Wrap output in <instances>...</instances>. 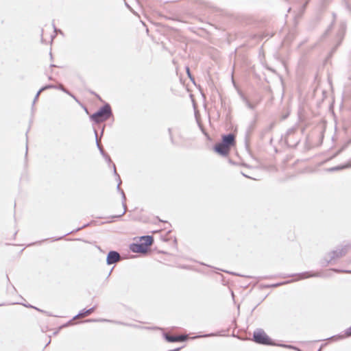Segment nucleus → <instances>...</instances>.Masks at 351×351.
<instances>
[{"mask_svg": "<svg viewBox=\"0 0 351 351\" xmlns=\"http://www.w3.org/2000/svg\"><path fill=\"white\" fill-rule=\"evenodd\" d=\"M67 90H68V89L65 88L64 87L62 88V91L64 92V93H66Z\"/></svg>", "mask_w": 351, "mask_h": 351, "instance_id": "a18cd8bd", "label": "nucleus"}, {"mask_svg": "<svg viewBox=\"0 0 351 351\" xmlns=\"http://www.w3.org/2000/svg\"><path fill=\"white\" fill-rule=\"evenodd\" d=\"M112 167H113V173H114V175L117 177V175H119L116 171V167H115V165L114 164H112Z\"/></svg>", "mask_w": 351, "mask_h": 351, "instance_id": "c9c22d12", "label": "nucleus"}, {"mask_svg": "<svg viewBox=\"0 0 351 351\" xmlns=\"http://www.w3.org/2000/svg\"><path fill=\"white\" fill-rule=\"evenodd\" d=\"M125 5H126L128 8H130L129 5H128L127 3H125Z\"/></svg>", "mask_w": 351, "mask_h": 351, "instance_id": "e2e57ef3", "label": "nucleus"}, {"mask_svg": "<svg viewBox=\"0 0 351 351\" xmlns=\"http://www.w3.org/2000/svg\"><path fill=\"white\" fill-rule=\"evenodd\" d=\"M121 199H122V206L123 207V212L120 214V215H112V216H110L108 218L109 219H119V218H121L126 212V203H125V201H126V196L125 195V193L123 191H121Z\"/></svg>", "mask_w": 351, "mask_h": 351, "instance_id": "9b49d317", "label": "nucleus"}, {"mask_svg": "<svg viewBox=\"0 0 351 351\" xmlns=\"http://www.w3.org/2000/svg\"><path fill=\"white\" fill-rule=\"evenodd\" d=\"M84 322H112V323L120 324V325H124V326H128V324H127L125 323H123V322H121L113 321V320H110V319H88L85 320Z\"/></svg>", "mask_w": 351, "mask_h": 351, "instance_id": "2eb2a0df", "label": "nucleus"}, {"mask_svg": "<svg viewBox=\"0 0 351 351\" xmlns=\"http://www.w3.org/2000/svg\"><path fill=\"white\" fill-rule=\"evenodd\" d=\"M332 271L336 272V273H343V274H351V270H348V269H335V268H333V269H331Z\"/></svg>", "mask_w": 351, "mask_h": 351, "instance_id": "a878e982", "label": "nucleus"}, {"mask_svg": "<svg viewBox=\"0 0 351 351\" xmlns=\"http://www.w3.org/2000/svg\"><path fill=\"white\" fill-rule=\"evenodd\" d=\"M332 338L336 339V338H340V337H339V336H332V337H330L329 339H332Z\"/></svg>", "mask_w": 351, "mask_h": 351, "instance_id": "de8ad7c7", "label": "nucleus"}, {"mask_svg": "<svg viewBox=\"0 0 351 351\" xmlns=\"http://www.w3.org/2000/svg\"><path fill=\"white\" fill-rule=\"evenodd\" d=\"M162 337L165 339L166 341L169 343H174L176 342V338L175 336H171L167 332L162 333Z\"/></svg>", "mask_w": 351, "mask_h": 351, "instance_id": "a211bd4d", "label": "nucleus"}, {"mask_svg": "<svg viewBox=\"0 0 351 351\" xmlns=\"http://www.w3.org/2000/svg\"><path fill=\"white\" fill-rule=\"evenodd\" d=\"M113 268H114V267H112V268L111 269V270L110 271V272H109V274H108V276L111 274V272H112V271Z\"/></svg>", "mask_w": 351, "mask_h": 351, "instance_id": "4d7b16f0", "label": "nucleus"}, {"mask_svg": "<svg viewBox=\"0 0 351 351\" xmlns=\"http://www.w3.org/2000/svg\"><path fill=\"white\" fill-rule=\"evenodd\" d=\"M51 342V340L49 341V342H47V343L46 344L45 347L47 346Z\"/></svg>", "mask_w": 351, "mask_h": 351, "instance_id": "bf43d9fd", "label": "nucleus"}, {"mask_svg": "<svg viewBox=\"0 0 351 351\" xmlns=\"http://www.w3.org/2000/svg\"><path fill=\"white\" fill-rule=\"evenodd\" d=\"M346 337H351V326L345 330Z\"/></svg>", "mask_w": 351, "mask_h": 351, "instance_id": "473e14b6", "label": "nucleus"}, {"mask_svg": "<svg viewBox=\"0 0 351 351\" xmlns=\"http://www.w3.org/2000/svg\"><path fill=\"white\" fill-rule=\"evenodd\" d=\"M6 279H7L8 282L9 283H10V278H9V277H8V275H6Z\"/></svg>", "mask_w": 351, "mask_h": 351, "instance_id": "3c124183", "label": "nucleus"}, {"mask_svg": "<svg viewBox=\"0 0 351 351\" xmlns=\"http://www.w3.org/2000/svg\"><path fill=\"white\" fill-rule=\"evenodd\" d=\"M94 133H95V135L97 147L98 149L99 150L100 154L101 155H104L106 152L104 151V149H103L101 145L98 142V140H97V130L95 129H94Z\"/></svg>", "mask_w": 351, "mask_h": 351, "instance_id": "6ab92c4d", "label": "nucleus"}, {"mask_svg": "<svg viewBox=\"0 0 351 351\" xmlns=\"http://www.w3.org/2000/svg\"><path fill=\"white\" fill-rule=\"evenodd\" d=\"M255 127H256V121H254L250 123V125L248 126V128H247V130L245 132V146L247 148L249 147L250 136L252 134L254 130L255 129Z\"/></svg>", "mask_w": 351, "mask_h": 351, "instance_id": "9d476101", "label": "nucleus"}, {"mask_svg": "<svg viewBox=\"0 0 351 351\" xmlns=\"http://www.w3.org/2000/svg\"><path fill=\"white\" fill-rule=\"evenodd\" d=\"M213 150L217 154L226 157L228 156L230 149L220 141L215 144Z\"/></svg>", "mask_w": 351, "mask_h": 351, "instance_id": "0eeeda50", "label": "nucleus"}, {"mask_svg": "<svg viewBox=\"0 0 351 351\" xmlns=\"http://www.w3.org/2000/svg\"><path fill=\"white\" fill-rule=\"evenodd\" d=\"M239 95L248 108L251 110H254L255 108L256 105L252 104L243 93L240 92Z\"/></svg>", "mask_w": 351, "mask_h": 351, "instance_id": "f3484780", "label": "nucleus"}, {"mask_svg": "<svg viewBox=\"0 0 351 351\" xmlns=\"http://www.w3.org/2000/svg\"><path fill=\"white\" fill-rule=\"evenodd\" d=\"M53 88H56V86L54 84H49L42 86L39 90L40 92H43L47 89H51Z\"/></svg>", "mask_w": 351, "mask_h": 351, "instance_id": "b1692460", "label": "nucleus"}, {"mask_svg": "<svg viewBox=\"0 0 351 351\" xmlns=\"http://www.w3.org/2000/svg\"><path fill=\"white\" fill-rule=\"evenodd\" d=\"M350 167H351V159L350 160H348L347 162H346L345 164L331 167V168L328 169V171L330 172H333V171H339V170H342V169L350 168Z\"/></svg>", "mask_w": 351, "mask_h": 351, "instance_id": "4468645a", "label": "nucleus"}, {"mask_svg": "<svg viewBox=\"0 0 351 351\" xmlns=\"http://www.w3.org/2000/svg\"><path fill=\"white\" fill-rule=\"evenodd\" d=\"M308 2H309V0H307V1L304 3V5H303V6H302L303 10L306 9V7L307 4L308 3Z\"/></svg>", "mask_w": 351, "mask_h": 351, "instance_id": "a19ab883", "label": "nucleus"}, {"mask_svg": "<svg viewBox=\"0 0 351 351\" xmlns=\"http://www.w3.org/2000/svg\"><path fill=\"white\" fill-rule=\"evenodd\" d=\"M168 132H169V138H170L171 144L174 145H177V143L175 142V141L173 139V135H172V129L170 128H168Z\"/></svg>", "mask_w": 351, "mask_h": 351, "instance_id": "cd10ccee", "label": "nucleus"}, {"mask_svg": "<svg viewBox=\"0 0 351 351\" xmlns=\"http://www.w3.org/2000/svg\"><path fill=\"white\" fill-rule=\"evenodd\" d=\"M221 142L230 149L236 143L235 135L232 133L223 134L221 136Z\"/></svg>", "mask_w": 351, "mask_h": 351, "instance_id": "6e6552de", "label": "nucleus"}, {"mask_svg": "<svg viewBox=\"0 0 351 351\" xmlns=\"http://www.w3.org/2000/svg\"><path fill=\"white\" fill-rule=\"evenodd\" d=\"M175 338H176V342H179V341L185 342L189 339L187 335L175 336Z\"/></svg>", "mask_w": 351, "mask_h": 351, "instance_id": "412c9836", "label": "nucleus"}, {"mask_svg": "<svg viewBox=\"0 0 351 351\" xmlns=\"http://www.w3.org/2000/svg\"><path fill=\"white\" fill-rule=\"evenodd\" d=\"M216 335H217L215 333H213L212 332V333H208V334H204V335H197L195 337H192V339L214 337V336H216Z\"/></svg>", "mask_w": 351, "mask_h": 351, "instance_id": "bb28decb", "label": "nucleus"}, {"mask_svg": "<svg viewBox=\"0 0 351 351\" xmlns=\"http://www.w3.org/2000/svg\"><path fill=\"white\" fill-rule=\"evenodd\" d=\"M90 225V223H86V224H84L81 227H79L77 228H76L75 230H73L71 232H67L66 234H65L64 236L62 237H56V238H51V240L52 241H59V240H61L64 237L68 235V234H72L73 232H78L80 231V230Z\"/></svg>", "mask_w": 351, "mask_h": 351, "instance_id": "dca6fc26", "label": "nucleus"}, {"mask_svg": "<svg viewBox=\"0 0 351 351\" xmlns=\"http://www.w3.org/2000/svg\"><path fill=\"white\" fill-rule=\"evenodd\" d=\"M104 127H103V128H102V130H101V134H103V132H104Z\"/></svg>", "mask_w": 351, "mask_h": 351, "instance_id": "680f3d73", "label": "nucleus"}, {"mask_svg": "<svg viewBox=\"0 0 351 351\" xmlns=\"http://www.w3.org/2000/svg\"><path fill=\"white\" fill-rule=\"evenodd\" d=\"M350 247V245H346L341 248H337L335 250H332L328 254L330 258L326 260L327 263H330L332 260L339 258L340 257L343 256L348 252V250Z\"/></svg>", "mask_w": 351, "mask_h": 351, "instance_id": "423d86ee", "label": "nucleus"}, {"mask_svg": "<svg viewBox=\"0 0 351 351\" xmlns=\"http://www.w3.org/2000/svg\"><path fill=\"white\" fill-rule=\"evenodd\" d=\"M351 144V139H350L339 151H337L332 156V158L338 156L343 150H344L348 145Z\"/></svg>", "mask_w": 351, "mask_h": 351, "instance_id": "4be33fe9", "label": "nucleus"}, {"mask_svg": "<svg viewBox=\"0 0 351 351\" xmlns=\"http://www.w3.org/2000/svg\"><path fill=\"white\" fill-rule=\"evenodd\" d=\"M56 88H53L54 89H58L62 90V88H64V86L62 84L56 85Z\"/></svg>", "mask_w": 351, "mask_h": 351, "instance_id": "e433bc0d", "label": "nucleus"}, {"mask_svg": "<svg viewBox=\"0 0 351 351\" xmlns=\"http://www.w3.org/2000/svg\"><path fill=\"white\" fill-rule=\"evenodd\" d=\"M287 117H288V114H284V116H283L282 119H287Z\"/></svg>", "mask_w": 351, "mask_h": 351, "instance_id": "8fccbe9b", "label": "nucleus"}, {"mask_svg": "<svg viewBox=\"0 0 351 351\" xmlns=\"http://www.w3.org/2000/svg\"><path fill=\"white\" fill-rule=\"evenodd\" d=\"M332 16H333V20L331 22V23L328 25V27H327V29H326V31L323 33V34L320 36L319 38V41H322L324 39H325V38H326L328 34L330 33V32L332 31V28H333V26H334V24H335V19H336V14L335 13L332 14Z\"/></svg>", "mask_w": 351, "mask_h": 351, "instance_id": "f8f14e48", "label": "nucleus"}, {"mask_svg": "<svg viewBox=\"0 0 351 351\" xmlns=\"http://www.w3.org/2000/svg\"><path fill=\"white\" fill-rule=\"evenodd\" d=\"M66 94H67L69 96H71L79 104H81L80 100L72 93H71L69 90H67V93Z\"/></svg>", "mask_w": 351, "mask_h": 351, "instance_id": "c85d7f7f", "label": "nucleus"}, {"mask_svg": "<svg viewBox=\"0 0 351 351\" xmlns=\"http://www.w3.org/2000/svg\"><path fill=\"white\" fill-rule=\"evenodd\" d=\"M253 341L261 345L279 346L287 349H296L294 346L284 343H275L262 328H257L253 332Z\"/></svg>", "mask_w": 351, "mask_h": 351, "instance_id": "f257e3e1", "label": "nucleus"}, {"mask_svg": "<svg viewBox=\"0 0 351 351\" xmlns=\"http://www.w3.org/2000/svg\"><path fill=\"white\" fill-rule=\"evenodd\" d=\"M90 94L93 95L94 96H95V94H96V93L93 90H90Z\"/></svg>", "mask_w": 351, "mask_h": 351, "instance_id": "864d4df0", "label": "nucleus"}, {"mask_svg": "<svg viewBox=\"0 0 351 351\" xmlns=\"http://www.w3.org/2000/svg\"><path fill=\"white\" fill-rule=\"evenodd\" d=\"M95 97L101 101V98L100 97V96L98 94H97V93L95 94Z\"/></svg>", "mask_w": 351, "mask_h": 351, "instance_id": "37998d69", "label": "nucleus"}, {"mask_svg": "<svg viewBox=\"0 0 351 351\" xmlns=\"http://www.w3.org/2000/svg\"><path fill=\"white\" fill-rule=\"evenodd\" d=\"M272 141H273V139H272V138H271L270 139V143H272Z\"/></svg>", "mask_w": 351, "mask_h": 351, "instance_id": "0e129e2a", "label": "nucleus"}, {"mask_svg": "<svg viewBox=\"0 0 351 351\" xmlns=\"http://www.w3.org/2000/svg\"><path fill=\"white\" fill-rule=\"evenodd\" d=\"M117 181L118 182L119 185H120L121 183V180L119 175H117Z\"/></svg>", "mask_w": 351, "mask_h": 351, "instance_id": "58836bf2", "label": "nucleus"}, {"mask_svg": "<svg viewBox=\"0 0 351 351\" xmlns=\"http://www.w3.org/2000/svg\"><path fill=\"white\" fill-rule=\"evenodd\" d=\"M41 93L42 92H40V90H38V91L37 92L36 95H38L39 96Z\"/></svg>", "mask_w": 351, "mask_h": 351, "instance_id": "5fc2aeb1", "label": "nucleus"}, {"mask_svg": "<svg viewBox=\"0 0 351 351\" xmlns=\"http://www.w3.org/2000/svg\"><path fill=\"white\" fill-rule=\"evenodd\" d=\"M48 79L49 80H53V77L51 75L48 77Z\"/></svg>", "mask_w": 351, "mask_h": 351, "instance_id": "603ef678", "label": "nucleus"}, {"mask_svg": "<svg viewBox=\"0 0 351 351\" xmlns=\"http://www.w3.org/2000/svg\"><path fill=\"white\" fill-rule=\"evenodd\" d=\"M346 25L344 22H341L339 24L338 30L336 33V36H335L336 44L332 48V49L330 51L331 55L332 53H334L336 51V50L337 49V48L341 45V44L343 40L345 34H346Z\"/></svg>", "mask_w": 351, "mask_h": 351, "instance_id": "39448f33", "label": "nucleus"}, {"mask_svg": "<svg viewBox=\"0 0 351 351\" xmlns=\"http://www.w3.org/2000/svg\"><path fill=\"white\" fill-rule=\"evenodd\" d=\"M120 259V254L117 251L110 250L108 252L106 256V264L108 265H112Z\"/></svg>", "mask_w": 351, "mask_h": 351, "instance_id": "1a4fd4ad", "label": "nucleus"}, {"mask_svg": "<svg viewBox=\"0 0 351 351\" xmlns=\"http://www.w3.org/2000/svg\"><path fill=\"white\" fill-rule=\"evenodd\" d=\"M56 65H55L53 64H51L49 66L50 68H53V67H56Z\"/></svg>", "mask_w": 351, "mask_h": 351, "instance_id": "09e8293b", "label": "nucleus"}, {"mask_svg": "<svg viewBox=\"0 0 351 351\" xmlns=\"http://www.w3.org/2000/svg\"><path fill=\"white\" fill-rule=\"evenodd\" d=\"M50 56H51V58H52V53H50Z\"/></svg>", "mask_w": 351, "mask_h": 351, "instance_id": "69168bd1", "label": "nucleus"}, {"mask_svg": "<svg viewBox=\"0 0 351 351\" xmlns=\"http://www.w3.org/2000/svg\"><path fill=\"white\" fill-rule=\"evenodd\" d=\"M102 156H103V157L105 158L106 161L108 163L110 164V163H112V160H111V158H110V156H109L107 153H105V154H104V155H102Z\"/></svg>", "mask_w": 351, "mask_h": 351, "instance_id": "7c9ffc66", "label": "nucleus"}, {"mask_svg": "<svg viewBox=\"0 0 351 351\" xmlns=\"http://www.w3.org/2000/svg\"><path fill=\"white\" fill-rule=\"evenodd\" d=\"M23 304V306H25V307H27V308H32L36 309V311H40V312L44 313H45L46 315H47L48 316H53V315H52V314H51V313H48V312H46V311H43V310H41V309H40V308H37V307H36V306H32V304Z\"/></svg>", "mask_w": 351, "mask_h": 351, "instance_id": "aec40b11", "label": "nucleus"}, {"mask_svg": "<svg viewBox=\"0 0 351 351\" xmlns=\"http://www.w3.org/2000/svg\"><path fill=\"white\" fill-rule=\"evenodd\" d=\"M274 126V123H271L268 127H267L264 130L263 132L264 133L269 132L270 131H271V130L273 129Z\"/></svg>", "mask_w": 351, "mask_h": 351, "instance_id": "c756f323", "label": "nucleus"}, {"mask_svg": "<svg viewBox=\"0 0 351 351\" xmlns=\"http://www.w3.org/2000/svg\"><path fill=\"white\" fill-rule=\"evenodd\" d=\"M325 345H326V344H322V345L319 347V348L318 349V350H317V351H322V348H324V346H325Z\"/></svg>", "mask_w": 351, "mask_h": 351, "instance_id": "c03bdc74", "label": "nucleus"}, {"mask_svg": "<svg viewBox=\"0 0 351 351\" xmlns=\"http://www.w3.org/2000/svg\"><path fill=\"white\" fill-rule=\"evenodd\" d=\"M39 96L38 95H36L35 97H34V99L33 100V103H32V106H34L35 104V103L36 102V101L38 100Z\"/></svg>", "mask_w": 351, "mask_h": 351, "instance_id": "4c0bfd02", "label": "nucleus"}, {"mask_svg": "<svg viewBox=\"0 0 351 351\" xmlns=\"http://www.w3.org/2000/svg\"><path fill=\"white\" fill-rule=\"evenodd\" d=\"M231 274H234V275H235V276H240L239 274H236V273H233V272H232V273H231Z\"/></svg>", "mask_w": 351, "mask_h": 351, "instance_id": "13d9d810", "label": "nucleus"}, {"mask_svg": "<svg viewBox=\"0 0 351 351\" xmlns=\"http://www.w3.org/2000/svg\"><path fill=\"white\" fill-rule=\"evenodd\" d=\"M292 276H298L299 278L294 279V280H287V281L272 284V285H269V287H278L280 285L291 283L292 282H295V281H298V280H300L302 279H306V278H313V277H323L324 276L322 275V274L321 272H318V271L315 272V271H304V272L298 273V274L280 275V277H282L283 278H289V277H292Z\"/></svg>", "mask_w": 351, "mask_h": 351, "instance_id": "20e7f679", "label": "nucleus"}, {"mask_svg": "<svg viewBox=\"0 0 351 351\" xmlns=\"http://www.w3.org/2000/svg\"><path fill=\"white\" fill-rule=\"evenodd\" d=\"M157 219H158L160 221H161V222H162V223H165V224H167L169 226H171V224H170V223H169L167 221H162V220L160 219H159V217H157Z\"/></svg>", "mask_w": 351, "mask_h": 351, "instance_id": "ea45409f", "label": "nucleus"}, {"mask_svg": "<svg viewBox=\"0 0 351 351\" xmlns=\"http://www.w3.org/2000/svg\"><path fill=\"white\" fill-rule=\"evenodd\" d=\"M27 150H28L27 144H26L25 156H27Z\"/></svg>", "mask_w": 351, "mask_h": 351, "instance_id": "49530a36", "label": "nucleus"}, {"mask_svg": "<svg viewBox=\"0 0 351 351\" xmlns=\"http://www.w3.org/2000/svg\"><path fill=\"white\" fill-rule=\"evenodd\" d=\"M97 306H94L88 309H86V308H84L82 310H81L78 314H77L76 315H75L73 319H75L76 317H77L78 316H88L90 315V314H92L96 309Z\"/></svg>", "mask_w": 351, "mask_h": 351, "instance_id": "ddd939ff", "label": "nucleus"}, {"mask_svg": "<svg viewBox=\"0 0 351 351\" xmlns=\"http://www.w3.org/2000/svg\"><path fill=\"white\" fill-rule=\"evenodd\" d=\"M350 3H351V0H347V1H346L347 8L351 12V7L350 5Z\"/></svg>", "mask_w": 351, "mask_h": 351, "instance_id": "f704fd0d", "label": "nucleus"}, {"mask_svg": "<svg viewBox=\"0 0 351 351\" xmlns=\"http://www.w3.org/2000/svg\"><path fill=\"white\" fill-rule=\"evenodd\" d=\"M154 237L150 235L142 236L139 241L130 245V250L134 253H145L153 244Z\"/></svg>", "mask_w": 351, "mask_h": 351, "instance_id": "7ed1b4c3", "label": "nucleus"}, {"mask_svg": "<svg viewBox=\"0 0 351 351\" xmlns=\"http://www.w3.org/2000/svg\"><path fill=\"white\" fill-rule=\"evenodd\" d=\"M296 130H297V129H296V128H295V127H292V128H291L288 129V130H287V132H286V134H285V140L287 139V138L289 136H290V135H292V134H295V132H296Z\"/></svg>", "mask_w": 351, "mask_h": 351, "instance_id": "5701e85b", "label": "nucleus"}, {"mask_svg": "<svg viewBox=\"0 0 351 351\" xmlns=\"http://www.w3.org/2000/svg\"><path fill=\"white\" fill-rule=\"evenodd\" d=\"M73 319H70V320H69V322H67L66 324H63L62 326H60V328L70 326V325L71 324L72 321H73Z\"/></svg>", "mask_w": 351, "mask_h": 351, "instance_id": "72a5a7b5", "label": "nucleus"}, {"mask_svg": "<svg viewBox=\"0 0 351 351\" xmlns=\"http://www.w3.org/2000/svg\"><path fill=\"white\" fill-rule=\"evenodd\" d=\"M53 88H56V86L54 84H49L42 86L39 90L40 92H43L47 89H51Z\"/></svg>", "mask_w": 351, "mask_h": 351, "instance_id": "393cba45", "label": "nucleus"}, {"mask_svg": "<svg viewBox=\"0 0 351 351\" xmlns=\"http://www.w3.org/2000/svg\"><path fill=\"white\" fill-rule=\"evenodd\" d=\"M296 349H294L295 350H299V351H302V350H300L298 348H296L295 346H294Z\"/></svg>", "mask_w": 351, "mask_h": 351, "instance_id": "052dcab7", "label": "nucleus"}, {"mask_svg": "<svg viewBox=\"0 0 351 351\" xmlns=\"http://www.w3.org/2000/svg\"><path fill=\"white\" fill-rule=\"evenodd\" d=\"M186 73H187L188 77L191 79V81L194 82L193 77L192 74L190 72V69L188 66H186Z\"/></svg>", "mask_w": 351, "mask_h": 351, "instance_id": "2f4dec72", "label": "nucleus"}, {"mask_svg": "<svg viewBox=\"0 0 351 351\" xmlns=\"http://www.w3.org/2000/svg\"><path fill=\"white\" fill-rule=\"evenodd\" d=\"M11 287H12V288L14 291H16V288L14 287V285H11Z\"/></svg>", "mask_w": 351, "mask_h": 351, "instance_id": "6e6d98bb", "label": "nucleus"}, {"mask_svg": "<svg viewBox=\"0 0 351 351\" xmlns=\"http://www.w3.org/2000/svg\"><path fill=\"white\" fill-rule=\"evenodd\" d=\"M117 189L120 193H121V191H123V189H121L120 185H119V184L117 186Z\"/></svg>", "mask_w": 351, "mask_h": 351, "instance_id": "79ce46f5", "label": "nucleus"}, {"mask_svg": "<svg viewBox=\"0 0 351 351\" xmlns=\"http://www.w3.org/2000/svg\"><path fill=\"white\" fill-rule=\"evenodd\" d=\"M113 116L112 110L108 103H105L96 112L90 116V119L95 123L106 121Z\"/></svg>", "mask_w": 351, "mask_h": 351, "instance_id": "f03ea898", "label": "nucleus"}]
</instances>
